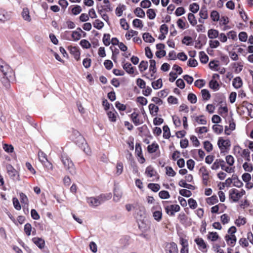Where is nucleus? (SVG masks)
Returning <instances> with one entry per match:
<instances>
[{
  "label": "nucleus",
  "instance_id": "obj_43",
  "mask_svg": "<svg viewBox=\"0 0 253 253\" xmlns=\"http://www.w3.org/2000/svg\"><path fill=\"white\" fill-rule=\"evenodd\" d=\"M212 129L214 132L217 134L221 133L223 129V126L221 125L215 124L213 125Z\"/></svg>",
  "mask_w": 253,
  "mask_h": 253
},
{
  "label": "nucleus",
  "instance_id": "obj_8",
  "mask_svg": "<svg viewBox=\"0 0 253 253\" xmlns=\"http://www.w3.org/2000/svg\"><path fill=\"white\" fill-rule=\"evenodd\" d=\"M152 211L154 219L158 222L160 221L162 217V212L160 206L159 205L154 206L152 209Z\"/></svg>",
  "mask_w": 253,
  "mask_h": 253
},
{
  "label": "nucleus",
  "instance_id": "obj_16",
  "mask_svg": "<svg viewBox=\"0 0 253 253\" xmlns=\"http://www.w3.org/2000/svg\"><path fill=\"white\" fill-rule=\"evenodd\" d=\"M138 114L137 113H136L134 112L130 115V118L131 119V120L133 124L136 126H137L142 123V122L140 121V119L138 118Z\"/></svg>",
  "mask_w": 253,
  "mask_h": 253
},
{
  "label": "nucleus",
  "instance_id": "obj_5",
  "mask_svg": "<svg viewBox=\"0 0 253 253\" xmlns=\"http://www.w3.org/2000/svg\"><path fill=\"white\" fill-rule=\"evenodd\" d=\"M0 72L2 73L3 77L6 78H11L13 75L12 69L6 63L3 65H1Z\"/></svg>",
  "mask_w": 253,
  "mask_h": 253
},
{
  "label": "nucleus",
  "instance_id": "obj_28",
  "mask_svg": "<svg viewBox=\"0 0 253 253\" xmlns=\"http://www.w3.org/2000/svg\"><path fill=\"white\" fill-rule=\"evenodd\" d=\"M158 148L159 145L158 144L153 143L152 144L148 145L147 150L149 153H153L156 152Z\"/></svg>",
  "mask_w": 253,
  "mask_h": 253
},
{
  "label": "nucleus",
  "instance_id": "obj_17",
  "mask_svg": "<svg viewBox=\"0 0 253 253\" xmlns=\"http://www.w3.org/2000/svg\"><path fill=\"white\" fill-rule=\"evenodd\" d=\"M232 85L235 88H239L243 85V82L240 77H237L234 78L232 82Z\"/></svg>",
  "mask_w": 253,
  "mask_h": 253
},
{
  "label": "nucleus",
  "instance_id": "obj_37",
  "mask_svg": "<svg viewBox=\"0 0 253 253\" xmlns=\"http://www.w3.org/2000/svg\"><path fill=\"white\" fill-rule=\"evenodd\" d=\"M188 20L189 23L193 26H195L197 24V20L194 15L193 13H189L188 15Z\"/></svg>",
  "mask_w": 253,
  "mask_h": 253
},
{
  "label": "nucleus",
  "instance_id": "obj_12",
  "mask_svg": "<svg viewBox=\"0 0 253 253\" xmlns=\"http://www.w3.org/2000/svg\"><path fill=\"white\" fill-rule=\"evenodd\" d=\"M200 172L202 173L203 184L205 185H208L209 173L205 167H202L200 169Z\"/></svg>",
  "mask_w": 253,
  "mask_h": 253
},
{
  "label": "nucleus",
  "instance_id": "obj_64",
  "mask_svg": "<svg viewBox=\"0 0 253 253\" xmlns=\"http://www.w3.org/2000/svg\"><path fill=\"white\" fill-rule=\"evenodd\" d=\"M72 37L74 41H77L81 39V34L79 32L77 31H74L72 32Z\"/></svg>",
  "mask_w": 253,
  "mask_h": 253
},
{
  "label": "nucleus",
  "instance_id": "obj_58",
  "mask_svg": "<svg viewBox=\"0 0 253 253\" xmlns=\"http://www.w3.org/2000/svg\"><path fill=\"white\" fill-rule=\"evenodd\" d=\"M204 147L208 152H210L212 150V145L209 141H206L204 142Z\"/></svg>",
  "mask_w": 253,
  "mask_h": 253
},
{
  "label": "nucleus",
  "instance_id": "obj_2",
  "mask_svg": "<svg viewBox=\"0 0 253 253\" xmlns=\"http://www.w3.org/2000/svg\"><path fill=\"white\" fill-rule=\"evenodd\" d=\"M111 198V194H101L96 197H88L86 198V202L90 206L96 207L103 204L105 201L109 200Z\"/></svg>",
  "mask_w": 253,
  "mask_h": 253
},
{
  "label": "nucleus",
  "instance_id": "obj_4",
  "mask_svg": "<svg viewBox=\"0 0 253 253\" xmlns=\"http://www.w3.org/2000/svg\"><path fill=\"white\" fill-rule=\"evenodd\" d=\"M229 198L231 199L234 202H237L239 199L245 194V191L243 189L241 192H239L236 189H232L229 191Z\"/></svg>",
  "mask_w": 253,
  "mask_h": 253
},
{
  "label": "nucleus",
  "instance_id": "obj_33",
  "mask_svg": "<svg viewBox=\"0 0 253 253\" xmlns=\"http://www.w3.org/2000/svg\"><path fill=\"white\" fill-rule=\"evenodd\" d=\"M93 25L94 28L98 30L101 29L104 27V23L99 19H96L93 22Z\"/></svg>",
  "mask_w": 253,
  "mask_h": 253
},
{
  "label": "nucleus",
  "instance_id": "obj_31",
  "mask_svg": "<svg viewBox=\"0 0 253 253\" xmlns=\"http://www.w3.org/2000/svg\"><path fill=\"white\" fill-rule=\"evenodd\" d=\"M178 185L182 187L186 188L188 189H192L193 190L194 189V186L189 184H187L185 180L182 179L179 181L178 183Z\"/></svg>",
  "mask_w": 253,
  "mask_h": 253
},
{
  "label": "nucleus",
  "instance_id": "obj_45",
  "mask_svg": "<svg viewBox=\"0 0 253 253\" xmlns=\"http://www.w3.org/2000/svg\"><path fill=\"white\" fill-rule=\"evenodd\" d=\"M189 9L192 12L196 13L199 10V5L197 3H193L190 5Z\"/></svg>",
  "mask_w": 253,
  "mask_h": 253
},
{
  "label": "nucleus",
  "instance_id": "obj_35",
  "mask_svg": "<svg viewBox=\"0 0 253 253\" xmlns=\"http://www.w3.org/2000/svg\"><path fill=\"white\" fill-rule=\"evenodd\" d=\"M218 198L216 195H213L207 199V202L209 205H214L218 202Z\"/></svg>",
  "mask_w": 253,
  "mask_h": 253
},
{
  "label": "nucleus",
  "instance_id": "obj_55",
  "mask_svg": "<svg viewBox=\"0 0 253 253\" xmlns=\"http://www.w3.org/2000/svg\"><path fill=\"white\" fill-rule=\"evenodd\" d=\"M147 15L149 19H154L156 17V13L153 9H149L147 11Z\"/></svg>",
  "mask_w": 253,
  "mask_h": 253
},
{
  "label": "nucleus",
  "instance_id": "obj_50",
  "mask_svg": "<svg viewBox=\"0 0 253 253\" xmlns=\"http://www.w3.org/2000/svg\"><path fill=\"white\" fill-rule=\"evenodd\" d=\"M133 26L136 28H142L143 26L142 22L139 19H135L132 22Z\"/></svg>",
  "mask_w": 253,
  "mask_h": 253
},
{
  "label": "nucleus",
  "instance_id": "obj_47",
  "mask_svg": "<svg viewBox=\"0 0 253 253\" xmlns=\"http://www.w3.org/2000/svg\"><path fill=\"white\" fill-rule=\"evenodd\" d=\"M110 35L109 34H104L103 38V42L105 46H108L110 44Z\"/></svg>",
  "mask_w": 253,
  "mask_h": 253
},
{
  "label": "nucleus",
  "instance_id": "obj_3",
  "mask_svg": "<svg viewBox=\"0 0 253 253\" xmlns=\"http://www.w3.org/2000/svg\"><path fill=\"white\" fill-rule=\"evenodd\" d=\"M61 161L64 166V168L72 175L76 174V169L74 163L70 157L65 153L61 154Z\"/></svg>",
  "mask_w": 253,
  "mask_h": 253
},
{
  "label": "nucleus",
  "instance_id": "obj_23",
  "mask_svg": "<svg viewBox=\"0 0 253 253\" xmlns=\"http://www.w3.org/2000/svg\"><path fill=\"white\" fill-rule=\"evenodd\" d=\"M22 16L25 20L28 22H30L31 20V18L30 16L29 11L27 8H24L23 9L22 12Z\"/></svg>",
  "mask_w": 253,
  "mask_h": 253
},
{
  "label": "nucleus",
  "instance_id": "obj_21",
  "mask_svg": "<svg viewBox=\"0 0 253 253\" xmlns=\"http://www.w3.org/2000/svg\"><path fill=\"white\" fill-rule=\"evenodd\" d=\"M157 172L154 170V168L149 166L147 167L145 170V174L148 177H152L156 175Z\"/></svg>",
  "mask_w": 253,
  "mask_h": 253
},
{
  "label": "nucleus",
  "instance_id": "obj_26",
  "mask_svg": "<svg viewBox=\"0 0 253 253\" xmlns=\"http://www.w3.org/2000/svg\"><path fill=\"white\" fill-rule=\"evenodd\" d=\"M142 37L143 40L146 42L152 43L155 41V39L149 33H144Z\"/></svg>",
  "mask_w": 253,
  "mask_h": 253
},
{
  "label": "nucleus",
  "instance_id": "obj_13",
  "mask_svg": "<svg viewBox=\"0 0 253 253\" xmlns=\"http://www.w3.org/2000/svg\"><path fill=\"white\" fill-rule=\"evenodd\" d=\"M11 18L10 13L4 10L0 9V21L4 22L9 20Z\"/></svg>",
  "mask_w": 253,
  "mask_h": 253
},
{
  "label": "nucleus",
  "instance_id": "obj_57",
  "mask_svg": "<svg viewBox=\"0 0 253 253\" xmlns=\"http://www.w3.org/2000/svg\"><path fill=\"white\" fill-rule=\"evenodd\" d=\"M195 120L199 124L206 125L207 124V121L203 115L196 117Z\"/></svg>",
  "mask_w": 253,
  "mask_h": 253
},
{
  "label": "nucleus",
  "instance_id": "obj_61",
  "mask_svg": "<svg viewBox=\"0 0 253 253\" xmlns=\"http://www.w3.org/2000/svg\"><path fill=\"white\" fill-rule=\"evenodd\" d=\"M136 84L139 88L144 89L146 86V83L144 80L140 78H138L136 80Z\"/></svg>",
  "mask_w": 253,
  "mask_h": 253
},
{
  "label": "nucleus",
  "instance_id": "obj_46",
  "mask_svg": "<svg viewBox=\"0 0 253 253\" xmlns=\"http://www.w3.org/2000/svg\"><path fill=\"white\" fill-rule=\"evenodd\" d=\"M122 194L121 192L115 189L114 190L113 200L116 202H119L122 197Z\"/></svg>",
  "mask_w": 253,
  "mask_h": 253
},
{
  "label": "nucleus",
  "instance_id": "obj_38",
  "mask_svg": "<svg viewBox=\"0 0 253 253\" xmlns=\"http://www.w3.org/2000/svg\"><path fill=\"white\" fill-rule=\"evenodd\" d=\"M148 187L155 192H158L160 189V185L157 183H149Z\"/></svg>",
  "mask_w": 253,
  "mask_h": 253
},
{
  "label": "nucleus",
  "instance_id": "obj_19",
  "mask_svg": "<svg viewBox=\"0 0 253 253\" xmlns=\"http://www.w3.org/2000/svg\"><path fill=\"white\" fill-rule=\"evenodd\" d=\"M33 241L40 249H42L43 248L45 245V242L44 241L42 238H34L33 239Z\"/></svg>",
  "mask_w": 253,
  "mask_h": 253
},
{
  "label": "nucleus",
  "instance_id": "obj_29",
  "mask_svg": "<svg viewBox=\"0 0 253 253\" xmlns=\"http://www.w3.org/2000/svg\"><path fill=\"white\" fill-rule=\"evenodd\" d=\"M199 56L201 63L206 64L208 62L209 57L204 51L200 52Z\"/></svg>",
  "mask_w": 253,
  "mask_h": 253
},
{
  "label": "nucleus",
  "instance_id": "obj_11",
  "mask_svg": "<svg viewBox=\"0 0 253 253\" xmlns=\"http://www.w3.org/2000/svg\"><path fill=\"white\" fill-rule=\"evenodd\" d=\"M165 250L166 253H178L177 245L174 242L167 244Z\"/></svg>",
  "mask_w": 253,
  "mask_h": 253
},
{
  "label": "nucleus",
  "instance_id": "obj_32",
  "mask_svg": "<svg viewBox=\"0 0 253 253\" xmlns=\"http://www.w3.org/2000/svg\"><path fill=\"white\" fill-rule=\"evenodd\" d=\"M163 85L162 80L159 79L156 81L152 83V86L154 89H158L162 87Z\"/></svg>",
  "mask_w": 253,
  "mask_h": 253
},
{
  "label": "nucleus",
  "instance_id": "obj_27",
  "mask_svg": "<svg viewBox=\"0 0 253 253\" xmlns=\"http://www.w3.org/2000/svg\"><path fill=\"white\" fill-rule=\"evenodd\" d=\"M149 109L150 114L153 116L156 115L159 111V107L152 103L149 104Z\"/></svg>",
  "mask_w": 253,
  "mask_h": 253
},
{
  "label": "nucleus",
  "instance_id": "obj_25",
  "mask_svg": "<svg viewBox=\"0 0 253 253\" xmlns=\"http://www.w3.org/2000/svg\"><path fill=\"white\" fill-rule=\"evenodd\" d=\"M209 86L214 91H217L219 89L220 85L217 81L211 80L209 83Z\"/></svg>",
  "mask_w": 253,
  "mask_h": 253
},
{
  "label": "nucleus",
  "instance_id": "obj_20",
  "mask_svg": "<svg viewBox=\"0 0 253 253\" xmlns=\"http://www.w3.org/2000/svg\"><path fill=\"white\" fill-rule=\"evenodd\" d=\"M219 36V32L217 30L210 29L208 32V36L210 39H213L217 38Z\"/></svg>",
  "mask_w": 253,
  "mask_h": 253
},
{
  "label": "nucleus",
  "instance_id": "obj_34",
  "mask_svg": "<svg viewBox=\"0 0 253 253\" xmlns=\"http://www.w3.org/2000/svg\"><path fill=\"white\" fill-rule=\"evenodd\" d=\"M219 238V236L216 232H211L209 233L208 238L211 241H216Z\"/></svg>",
  "mask_w": 253,
  "mask_h": 253
},
{
  "label": "nucleus",
  "instance_id": "obj_49",
  "mask_svg": "<svg viewBox=\"0 0 253 253\" xmlns=\"http://www.w3.org/2000/svg\"><path fill=\"white\" fill-rule=\"evenodd\" d=\"M149 71L153 72V73H155L157 71L156 68V61L154 60L151 59L150 60Z\"/></svg>",
  "mask_w": 253,
  "mask_h": 253
},
{
  "label": "nucleus",
  "instance_id": "obj_7",
  "mask_svg": "<svg viewBox=\"0 0 253 253\" xmlns=\"http://www.w3.org/2000/svg\"><path fill=\"white\" fill-rule=\"evenodd\" d=\"M7 172L10 177L13 180H18L19 175L17 170L10 164L6 165Z\"/></svg>",
  "mask_w": 253,
  "mask_h": 253
},
{
  "label": "nucleus",
  "instance_id": "obj_63",
  "mask_svg": "<svg viewBox=\"0 0 253 253\" xmlns=\"http://www.w3.org/2000/svg\"><path fill=\"white\" fill-rule=\"evenodd\" d=\"M188 205L191 209H195L197 207L196 201L192 198H190L188 201Z\"/></svg>",
  "mask_w": 253,
  "mask_h": 253
},
{
  "label": "nucleus",
  "instance_id": "obj_42",
  "mask_svg": "<svg viewBox=\"0 0 253 253\" xmlns=\"http://www.w3.org/2000/svg\"><path fill=\"white\" fill-rule=\"evenodd\" d=\"M210 16L212 21L214 22L218 21L219 19V14L216 10L212 11Z\"/></svg>",
  "mask_w": 253,
  "mask_h": 253
},
{
  "label": "nucleus",
  "instance_id": "obj_10",
  "mask_svg": "<svg viewBox=\"0 0 253 253\" xmlns=\"http://www.w3.org/2000/svg\"><path fill=\"white\" fill-rule=\"evenodd\" d=\"M195 242L198 246L199 249L203 253L207 252V244L204 240L201 238H197L195 239Z\"/></svg>",
  "mask_w": 253,
  "mask_h": 253
},
{
  "label": "nucleus",
  "instance_id": "obj_22",
  "mask_svg": "<svg viewBox=\"0 0 253 253\" xmlns=\"http://www.w3.org/2000/svg\"><path fill=\"white\" fill-rule=\"evenodd\" d=\"M232 181L234 186L240 188L243 185V182L238 179V176L235 174L232 176Z\"/></svg>",
  "mask_w": 253,
  "mask_h": 253
},
{
  "label": "nucleus",
  "instance_id": "obj_52",
  "mask_svg": "<svg viewBox=\"0 0 253 253\" xmlns=\"http://www.w3.org/2000/svg\"><path fill=\"white\" fill-rule=\"evenodd\" d=\"M242 156L245 158L247 161H250V152L248 149H245L243 150Z\"/></svg>",
  "mask_w": 253,
  "mask_h": 253
},
{
  "label": "nucleus",
  "instance_id": "obj_30",
  "mask_svg": "<svg viewBox=\"0 0 253 253\" xmlns=\"http://www.w3.org/2000/svg\"><path fill=\"white\" fill-rule=\"evenodd\" d=\"M134 12L136 16L140 18H144L145 16V13L144 10H143L140 7H137L135 9Z\"/></svg>",
  "mask_w": 253,
  "mask_h": 253
},
{
  "label": "nucleus",
  "instance_id": "obj_14",
  "mask_svg": "<svg viewBox=\"0 0 253 253\" xmlns=\"http://www.w3.org/2000/svg\"><path fill=\"white\" fill-rule=\"evenodd\" d=\"M68 49L69 50L71 54H73L74 58L77 60L80 59V52L77 47L74 46H69Z\"/></svg>",
  "mask_w": 253,
  "mask_h": 253
},
{
  "label": "nucleus",
  "instance_id": "obj_41",
  "mask_svg": "<svg viewBox=\"0 0 253 253\" xmlns=\"http://www.w3.org/2000/svg\"><path fill=\"white\" fill-rule=\"evenodd\" d=\"M201 94L204 100H208L211 97V94L208 90L203 89L201 90Z\"/></svg>",
  "mask_w": 253,
  "mask_h": 253
},
{
  "label": "nucleus",
  "instance_id": "obj_51",
  "mask_svg": "<svg viewBox=\"0 0 253 253\" xmlns=\"http://www.w3.org/2000/svg\"><path fill=\"white\" fill-rule=\"evenodd\" d=\"M179 194L186 197H189L192 195V192L190 190L184 189L179 190Z\"/></svg>",
  "mask_w": 253,
  "mask_h": 253
},
{
  "label": "nucleus",
  "instance_id": "obj_1",
  "mask_svg": "<svg viewBox=\"0 0 253 253\" xmlns=\"http://www.w3.org/2000/svg\"><path fill=\"white\" fill-rule=\"evenodd\" d=\"M72 139L79 147L84 150L85 153L87 155L90 154V148H88V145L85 142L84 137L80 134L77 130H74L72 134Z\"/></svg>",
  "mask_w": 253,
  "mask_h": 253
},
{
  "label": "nucleus",
  "instance_id": "obj_15",
  "mask_svg": "<svg viewBox=\"0 0 253 253\" xmlns=\"http://www.w3.org/2000/svg\"><path fill=\"white\" fill-rule=\"evenodd\" d=\"M225 238L227 244L231 246H234L237 240L235 235H226Z\"/></svg>",
  "mask_w": 253,
  "mask_h": 253
},
{
  "label": "nucleus",
  "instance_id": "obj_60",
  "mask_svg": "<svg viewBox=\"0 0 253 253\" xmlns=\"http://www.w3.org/2000/svg\"><path fill=\"white\" fill-rule=\"evenodd\" d=\"M12 202L14 207L16 210L18 211L21 210V207L17 198H13Z\"/></svg>",
  "mask_w": 253,
  "mask_h": 253
},
{
  "label": "nucleus",
  "instance_id": "obj_54",
  "mask_svg": "<svg viewBox=\"0 0 253 253\" xmlns=\"http://www.w3.org/2000/svg\"><path fill=\"white\" fill-rule=\"evenodd\" d=\"M20 200L21 203L24 204V205H27L28 203V199L27 197L23 193H20L19 194Z\"/></svg>",
  "mask_w": 253,
  "mask_h": 253
},
{
  "label": "nucleus",
  "instance_id": "obj_18",
  "mask_svg": "<svg viewBox=\"0 0 253 253\" xmlns=\"http://www.w3.org/2000/svg\"><path fill=\"white\" fill-rule=\"evenodd\" d=\"M107 114L109 121L112 122H115L116 121L118 113L114 109L112 111H108Z\"/></svg>",
  "mask_w": 253,
  "mask_h": 253
},
{
  "label": "nucleus",
  "instance_id": "obj_62",
  "mask_svg": "<svg viewBox=\"0 0 253 253\" xmlns=\"http://www.w3.org/2000/svg\"><path fill=\"white\" fill-rule=\"evenodd\" d=\"M140 6L143 8H149L151 6V2L149 0H144L140 2Z\"/></svg>",
  "mask_w": 253,
  "mask_h": 253
},
{
  "label": "nucleus",
  "instance_id": "obj_44",
  "mask_svg": "<svg viewBox=\"0 0 253 253\" xmlns=\"http://www.w3.org/2000/svg\"><path fill=\"white\" fill-rule=\"evenodd\" d=\"M148 62L145 61H142L139 65V69L141 72L145 71L148 67Z\"/></svg>",
  "mask_w": 253,
  "mask_h": 253
},
{
  "label": "nucleus",
  "instance_id": "obj_48",
  "mask_svg": "<svg viewBox=\"0 0 253 253\" xmlns=\"http://www.w3.org/2000/svg\"><path fill=\"white\" fill-rule=\"evenodd\" d=\"M159 197L162 199H169L170 197V195L168 191L163 190L159 192Z\"/></svg>",
  "mask_w": 253,
  "mask_h": 253
},
{
  "label": "nucleus",
  "instance_id": "obj_40",
  "mask_svg": "<svg viewBox=\"0 0 253 253\" xmlns=\"http://www.w3.org/2000/svg\"><path fill=\"white\" fill-rule=\"evenodd\" d=\"M200 17L204 19H207L208 17V11L205 7L201 8L199 12Z\"/></svg>",
  "mask_w": 253,
  "mask_h": 253
},
{
  "label": "nucleus",
  "instance_id": "obj_53",
  "mask_svg": "<svg viewBox=\"0 0 253 253\" xmlns=\"http://www.w3.org/2000/svg\"><path fill=\"white\" fill-rule=\"evenodd\" d=\"M187 99L188 101L192 104H195L197 102V97L195 94L192 93L188 94Z\"/></svg>",
  "mask_w": 253,
  "mask_h": 253
},
{
  "label": "nucleus",
  "instance_id": "obj_9",
  "mask_svg": "<svg viewBox=\"0 0 253 253\" xmlns=\"http://www.w3.org/2000/svg\"><path fill=\"white\" fill-rule=\"evenodd\" d=\"M217 144L220 150L222 152L223 150L230 147L231 143L229 139L224 140L222 138L220 137L218 139Z\"/></svg>",
  "mask_w": 253,
  "mask_h": 253
},
{
  "label": "nucleus",
  "instance_id": "obj_56",
  "mask_svg": "<svg viewBox=\"0 0 253 253\" xmlns=\"http://www.w3.org/2000/svg\"><path fill=\"white\" fill-rule=\"evenodd\" d=\"M192 42V38L189 36H185L182 40V43L186 45H190Z\"/></svg>",
  "mask_w": 253,
  "mask_h": 253
},
{
  "label": "nucleus",
  "instance_id": "obj_6",
  "mask_svg": "<svg viewBox=\"0 0 253 253\" xmlns=\"http://www.w3.org/2000/svg\"><path fill=\"white\" fill-rule=\"evenodd\" d=\"M165 210L168 215L173 216L175 215V212L180 211V208L178 205H171L165 206Z\"/></svg>",
  "mask_w": 253,
  "mask_h": 253
},
{
  "label": "nucleus",
  "instance_id": "obj_59",
  "mask_svg": "<svg viewBox=\"0 0 253 253\" xmlns=\"http://www.w3.org/2000/svg\"><path fill=\"white\" fill-rule=\"evenodd\" d=\"M80 45L84 48H89L91 46L90 43L86 40H82L80 41Z\"/></svg>",
  "mask_w": 253,
  "mask_h": 253
},
{
  "label": "nucleus",
  "instance_id": "obj_39",
  "mask_svg": "<svg viewBox=\"0 0 253 253\" xmlns=\"http://www.w3.org/2000/svg\"><path fill=\"white\" fill-rule=\"evenodd\" d=\"M126 6L125 5H120L116 9V14L118 16H121L124 10L126 9Z\"/></svg>",
  "mask_w": 253,
  "mask_h": 253
},
{
  "label": "nucleus",
  "instance_id": "obj_36",
  "mask_svg": "<svg viewBox=\"0 0 253 253\" xmlns=\"http://www.w3.org/2000/svg\"><path fill=\"white\" fill-rule=\"evenodd\" d=\"M163 129L164 131L163 137L166 139L169 138L170 135V133L169 126L167 125L164 126L163 127Z\"/></svg>",
  "mask_w": 253,
  "mask_h": 253
},
{
  "label": "nucleus",
  "instance_id": "obj_24",
  "mask_svg": "<svg viewBox=\"0 0 253 253\" xmlns=\"http://www.w3.org/2000/svg\"><path fill=\"white\" fill-rule=\"evenodd\" d=\"M124 69L128 74H131L134 73V68L132 66L131 64L127 62L123 65Z\"/></svg>",
  "mask_w": 253,
  "mask_h": 253
}]
</instances>
